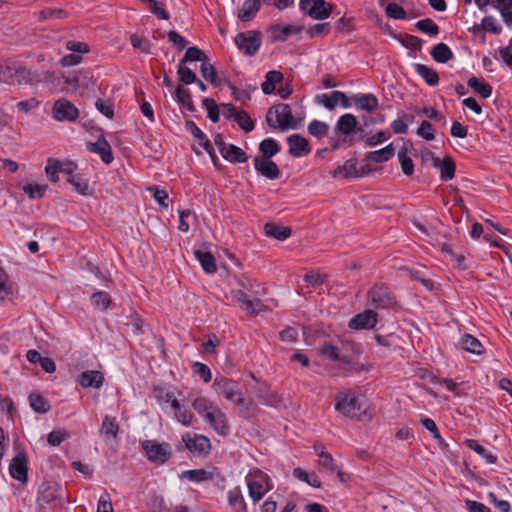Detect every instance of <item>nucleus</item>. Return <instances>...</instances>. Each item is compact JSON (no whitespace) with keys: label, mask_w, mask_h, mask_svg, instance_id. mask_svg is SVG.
I'll return each mask as SVG.
<instances>
[{"label":"nucleus","mask_w":512,"mask_h":512,"mask_svg":"<svg viewBox=\"0 0 512 512\" xmlns=\"http://www.w3.org/2000/svg\"><path fill=\"white\" fill-rule=\"evenodd\" d=\"M335 408L344 416L355 420L370 419L371 412L364 397L352 392H341L336 396Z\"/></svg>","instance_id":"f257e3e1"},{"label":"nucleus","mask_w":512,"mask_h":512,"mask_svg":"<svg viewBox=\"0 0 512 512\" xmlns=\"http://www.w3.org/2000/svg\"><path fill=\"white\" fill-rule=\"evenodd\" d=\"M0 82L6 84H32L39 82V75L22 63L0 62Z\"/></svg>","instance_id":"f03ea898"},{"label":"nucleus","mask_w":512,"mask_h":512,"mask_svg":"<svg viewBox=\"0 0 512 512\" xmlns=\"http://www.w3.org/2000/svg\"><path fill=\"white\" fill-rule=\"evenodd\" d=\"M248 494L254 504L258 503L269 491L274 488L273 481L268 474L260 469L250 471L246 478Z\"/></svg>","instance_id":"7ed1b4c3"},{"label":"nucleus","mask_w":512,"mask_h":512,"mask_svg":"<svg viewBox=\"0 0 512 512\" xmlns=\"http://www.w3.org/2000/svg\"><path fill=\"white\" fill-rule=\"evenodd\" d=\"M266 122L273 129L287 130L288 128H295L292 110L288 104L284 103L268 110Z\"/></svg>","instance_id":"20e7f679"},{"label":"nucleus","mask_w":512,"mask_h":512,"mask_svg":"<svg viewBox=\"0 0 512 512\" xmlns=\"http://www.w3.org/2000/svg\"><path fill=\"white\" fill-rule=\"evenodd\" d=\"M213 387L217 393L222 394L228 401L237 406H244L245 399L237 382L226 377H217Z\"/></svg>","instance_id":"39448f33"},{"label":"nucleus","mask_w":512,"mask_h":512,"mask_svg":"<svg viewBox=\"0 0 512 512\" xmlns=\"http://www.w3.org/2000/svg\"><path fill=\"white\" fill-rule=\"evenodd\" d=\"M368 305L373 309H394L397 300L386 286H373L368 291Z\"/></svg>","instance_id":"423d86ee"},{"label":"nucleus","mask_w":512,"mask_h":512,"mask_svg":"<svg viewBox=\"0 0 512 512\" xmlns=\"http://www.w3.org/2000/svg\"><path fill=\"white\" fill-rule=\"evenodd\" d=\"M142 448L148 460L153 463L163 464L171 457V448L167 443L145 440L142 442Z\"/></svg>","instance_id":"0eeeda50"},{"label":"nucleus","mask_w":512,"mask_h":512,"mask_svg":"<svg viewBox=\"0 0 512 512\" xmlns=\"http://www.w3.org/2000/svg\"><path fill=\"white\" fill-rule=\"evenodd\" d=\"M235 44L246 55L253 56L261 46V33L254 30L238 33L235 37Z\"/></svg>","instance_id":"6e6552de"},{"label":"nucleus","mask_w":512,"mask_h":512,"mask_svg":"<svg viewBox=\"0 0 512 512\" xmlns=\"http://www.w3.org/2000/svg\"><path fill=\"white\" fill-rule=\"evenodd\" d=\"M300 9L308 14L312 19H327L332 11V6L325 0H301Z\"/></svg>","instance_id":"1a4fd4ad"},{"label":"nucleus","mask_w":512,"mask_h":512,"mask_svg":"<svg viewBox=\"0 0 512 512\" xmlns=\"http://www.w3.org/2000/svg\"><path fill=\"white\" fill-rule=\"evenodd\" d=\"M182 441L188 449L195 456H205L209 453L211 448L210 440L203 435L191 436L186 433L182 436Z\"/></svg>","instance_id":"9d476101"},{"label":"nucleus","mask_w":512,"mask_h":512,"mask_svg":"<svg viewBox=\"0 0 512 512\" xmlns=\"http://www.w3.org/2000/svg\"><path fill=\"white\" fill-rule=\"evenodd\" d=\"M53 117L58 121H74L77 119L78 109L67 99H59L52 109Z\"/></svg>","instance_id":"9b49d317"},{"label":"nucleus","mask_w":512,"mask_h":512,"mask_svg":"<svg viewBox=\"0 0 512 512\" xmlns=\"http://www.w3.org/2000/svg\"><path fill=\"white\" fill-rule=\"evenodd\" d=\"M378 321V314L372 309H367L354 317L348 322V327L353 330L373 329Z\"/></svg>","instance_id":"f8f14e48"},{"label":"nucleus","mask_w":512,"mask_h":512,"mask_svg":"<svg viewBox=\"0 0 512 512\" xmlns=\"http://www.w3.org/2000/svg\"><path fill=\"white\" fill-rule=\"evenodd\" d=\"M9 472L13 479L26 482L28 479V459L25 453L19 452L11 460Z\"/></svg>","instance_id":"ddd939ff"},{"label":"nucleus","mask_w":512,"mask_h":512,"mask_svg":"<svg viewBox=\"0 0 512 512\" xmlns=\"http://www.w3.org/2000/svg\"><path fill=\"white\" fill-rule=\"evenodd\" d=\"M219 435L226 436L229 433V425L226 415L217 407L203 418Z\"/></svg>","instance_id":"4468645a"},{"label":"nucleus","mask_w":512,"mask_h":512,"mask_svg":"<svg viewBox=\"0 0 512 512\" xmlns=\"http://www.w3.org/2000/svg\"><path fill=\"white\" fill-rule=\"evenodd\" d=\"M317 100L328 110H333L337 105L344 108L351 106V102L347 95L341 91H332L330 94H321L317 96Z\"/></svg>","instance_id":"2eb2a0df"},{"label":"nucleus","mask_w":512,"mask_h":512,"mask_svg":"<svg viewBox=\"0 0 512 512\" xmlns=\"http://www.w3.org/2000/svg\"><path fill=\"white\" fill-rule=\"evenodd\" d=\"M254 168L258 173L270 180H275L280 176V170L277 164L268 158L255 157Z\"/></svg>","instance_id":"dca6fc26"},{"label":"nucleus","mask_w":512,"mask_h":512,"mask_svg":"<svg viewBox=\"0 0 512 512\" xmlns=\"http://www.w3.org/2000/svg\"><path fill=\"white\" fill-rule=\"evenodd\" d=\"M287 143L289 145V153L293 157H304L311 151L308 140L299 134L289 136Z\"/></svg>","instance_id":"f3484780"},{"label":"nucleus","mask_w":512,"mask_h":512,"mask_svg":"<svg viewBox=\"0 0 512 512\" xmlns=\"http://www.w3.org/2000/svg\"><path fill=\"white\" fill-rule=\"evenodd\" d=\"M87 149L91 153L98 154L105 164H110L114 159L110 144L102 136L96 142L88 143Z\"/></svg>","instance_id":"a211bd4d"},{"label":"nucleus","mask_w":512,"mask_h":512,"mask_svg":"<svg viewBox=\"0 0 512 512\" xmlns=\"http://www.w3.org/2000/svg\"><path fill=\"white\" fill-rule=\"evenodd\" d=\"M358 120L351 114L346 113L339 117L334 128V132L337 135H343L345 137L350 136L357 128Z\"/></svg>","instance_id":"6ab92c4d"},{"label":"nucleus","mask_w":512,"mask_h":512,"mask_svg":"<svg viewBox=\"0 0 512 512\" xmlns=\"http://www.w3.org/2000/svg\"><path fill=\"white\" fill-rule=\"evenodd\" d=\"M78 382L83 388H100L104 382V375L97 370H87L78 377Z\"/></svg>","instance_id":"aec40b11"},{"label":"nucleus","mask_w":512,"mask_h":512,"mask_svg":"<svg viewBox=\"0 0 512 512\" xmlns=\"http://www.w3.org/2000/svg\"><path fill=\"white\" fill-rule=\"evenodd\" d=\"M227 502L234 512H248L247 503L238 486L228 491Z\"/></svg>","instance_id":"412c9836"},{"label":"nucleus","mask_w":512,"mask_h":512,"mask_svg":"<svg viewBox=\"0 0 512 512\" xmlns=\"http://www.w3.org/2000/svg\"><path fill=\"white\" fill-rule=\"evenodd\" d=\"M60 497V488L57 484H43L38 492V503L47 505Z\"/></svg>","instance_id":"4be33fe9"},{"label":"nucleus","mask_w":512,"mask_h":512,"mask_svg":"<svg viewBox=\"0 0 512 512\" xmlns=\"http://www.w3.org/2000/svg\"><path fill=\"white\" fill-rule=\"evenodd\" d=\"M356 108L362 111L372 112L378 108V99L373 94L356 95L352 97Z\"/></svg>","instance_id":"5701e85b"},{"label":"nucleus","mask_w":512,"mask_h":512,"mask_svg":"<svg viewBox=\"0 0 512 512\" xmlns=\"http://www.w3.org/2000/svg\"><path fill=\"white\" fill-rule=\"evenodd\" d=\"M175 418L182 425L188 427L192 424V420L194 418L193 413L186 406L180 404L177 399L172 400V410Z\"/></svg>","instance_id":"b1692460"},{"label":"nucleus","mask_w":512,"mask_h":512,"mask_svg":"<svg viewBox=\"0 0 512 512\" xmlns=\"http://www.w3.org/2000/svg\"><path fill=\"white\" fill-rule=\"evenodd\" d=\"M221 155L233 163H245L248 160V155L244 150L234 144H228L227 148L221 149Z\"/></svg>","instance_id":"393cba45"},{"label":"nucleus","mask_w":512,"mask_h":512,"mask_svg":"<svg viewBox=\"0 0 512 512\" xmlns=\"http://www.w3.org/2000/svg\"><path fill=\"white\" fill-rule=\"evenodd\" d=\"M261 7V1L260 0H245L242 8L238 12V18L242 22H248L252 20Z\"/></svg>","instance_id":"a878e982"},{"label":"nucleus","mask_w":512,"mask_h":512,"mask_svg":"<svg viewBox=\"0 0 512 512\" xmlns=\"http://www.w3.org/2000/svg\"><path fill=\"white\" fill-rule=\"evenodd\" d=\"M92 76L90 72L84 70H77L65 77V82L71 85L74 89L79 87H88Z\"/></svg>","instance_id":"bb28decb"},{"label":"nucleus","mask_w":512,"mask_h":512,"mask_svg":"<svg viewBox=\"0 0 512 512\" xmlns=\"http://www.w3.org/2000/svg\"><path fill=\"white\" fill-rule=\"evenodd\" d=\"M264 232L267 236L283 241L291 236L292 230L287 226H280L275 223H266Z\"/></svg>","instance_id":"cd10ccee"},{"label":"nucleus","mask_w":512,"mask_h":512,"mask_svg":"<svg viewBox=\"0 0 512 512\" xmlns=\"http://www.w3.org/2000/svg\"><path fill=\"white\" fill-rule=\"evenodd\" d=\"M459 344L463 350L476 355H480L484 352V347L480 341L470 334H464L460 338Z\"/></svg>","instance_id":"c85d7f7f"},{"label":"nucleus","mask_w":512,"mask_h":512,"mask_svg":"<svg viewBox=\"0 0 512 512\" xmlns=\"http://www.w3.org/2000/svg\"><path fill=\"white\" fill-rule=\"evenodd\" d=\"M395 154V148L392 143L384 148L376 151H371L366 154V159L374 163H382L391 159Z\"/></svg>","instance_id":"c756f323"},{"label":"nucleus","mask_w":512,"mask_h":512,"mask_svg":"<svg viewBox=\"0 0 512 512\" xmlns=\"http://www.w3.org/2000/svg\"><path fill=\"white\" fill-rule=\"evenodd\" d=\"M185 128L205 151L211 149V142L194 121H187Z\"/></svg>","instance_id":"7c9ffc66"},{"label":"nucleus","mask_w":512,"mask_h":512,"mask_svg":"<svg viewBox=\"0 0 512 512\" xmlns=\"http://www.w3.org/2000/svg\"><path fill=\"white\" fill-rule=\"evenodd\" d=\"M434 166L439 168L442 179H452L455 176V163L451 157H445L443 160L434 159Z\"/></svg>","instance_id":"2f4dec72"},{"label":"nucleus","mask_w":512,"mask_h":512,"mask_svg":"<svg viewBox=\"0 0 512 512\" xmlns=\"http://www.w3.org/2000/svg\"><path fill=\"white\" fill-rule=\"evenodd\" d=\"M194 255L206 273L216 272L217 266L215 262V257L210 252L195 250Z\"/></svg>","instance_id":"473e14b6"},{"label":"nucleus","mask_w":512,"mask_h":512,"mask_svg":"<svg viewBox=\"0 0 512 512\" xmlns=\"http://www.w3.org/2000/svg\"><path fill=\"white\" fill-rule=\"evenodd\" d=\"M363 173L357 170V161L355 159L347 160L342 166H338L333 173L334 177L344 176L348 177H360Z\"/></svg>","instance_id":"72a5a7b5"},{"label":"nucleus","mask_w":512,"mask_h":512,"mask_svg":"<svg viewBox=\"0 0 512 512\" xmlns=\"http://www.w3.org/2000/svg\"><path fill=\"white\" fill-rule=\"evenodd\" d=\"M430 54L438 63H446L454 57L453 52L445 43H439L432 47Z\"/></svg>","instance_id":"f704fd0d"},{"label":"nucleus","mask_w":512,"mask_h":512,"mask_svg":"<svg viewBox=\"0 0 512 512\" xmlns=\"http://www.w3.org/2000/svg\"><path fill=\"white\" fill-rule=\"evenodd\" d=\"M468 86L483 98H489L492 94V87L482 78L471 77L467 82Z\"/></svg>","instance_id":"c9c22d12"},{"label":"nucleus","mask_w":512,"mask_h":512,"mask_svg":"<svg viewBox=\"0 0 512 512\" xmlns=\"http://www.w3.org/2000/svg\"><path fill=\"white\" fill-rule=\"evenodd\" d=\"M192 407L202 418H204L206 414L211 413L212 410L216 409L218 406L208 398L199 396L193 400Z\"/></svg>","instance_id":"e433bc0d"},{"label":"nucleus","mask_w":512,"mask_h":512,"mask_svg":"<svg viewBox=\"0 0 512 512\" xmlns=\"http://www.w3.org/2000/svg\"><path fill=\"white\" fill-rule=\"evenodd\" d=\"M416 73L425 80V82L430 86H435L439 83V76L435 70L424 65V64H415Z\"/></svg>","instance_id":"4c0bfd02"},{"label":"nucleus","mask_w":512,"mask_h":512,"mask_svg":"<svg viewBox=\"0 0 512 512\" xmlns=\"http://www.w3.org/2000/svg\"><path fill=\"white\" fill-rule=\"evenodd\" d=\"M300 28L286 25H274L271 27L273 39L275 41H285L290 35L300 33Z\"/></svg>","instance_id":"58836bf2"},{"label":"nucleus","mask_w":512,"mask_h":512,"mask_svg":"<svg viewBox=\"0 0 512 512\" xmlns=\"http://www.w3.org/2000/svg\"><path fill=\"white\" fill-rule=\"evenodd\" d=\"M465 445L480 455L482 458L486 460L489 464H494L497 461V457L493 455L491 452L487 451L485 447H483L477 440L467 439L465 441Z\"/></svg>","instance_id":"ea45409f"},{"label":"nucleus","mask_w":512,"mask_h":512,"mask_svg":"<svg viewBox=\"0 0 512 512\" xmlns=\"http://www.w3.org/2000/svg\"><path fill=\"white\" fill-rule=\"evenodd\" d=\"M283 79V74L280 71L271 70L266 74V80L262 83V91L264 94L269 95L275 91V84Z\"/></svg>","instance_id":"a19ab883"},{"label":"nucleus","mask_w":512,"mask_h":512,"mask_svg":"<svg viewBox=\"0 0 512 512\" xmlns=\"http://www.w3.org/2000/svg\"><path fill=\"white\" fill-rule=\"evenodd\" d=\"M292 474L299 481L305 482L308 485H310L311 487L319 488L321 486V482L315 472L309 473V472L297 467V468L293 469Z\"/></svg>","instance_id":"79ce46f5"},{"label":"nucleus","mask_w":512,"mask_h":512,"mask_svg":"<svg viewBox=\"0 0 512 512\" xmlns=\"http://www.w3.org/2000/svg\"><path fill=\"white\" fill-rule=\"evenodd\" d=\"M321 354L328 358L329 360L338 362L339 364L348 365L350 364V361L344 357L341 356L339 353V349L331 344H324L322 345L320 349Z\"/></svg>","instance_id":"37998d69"},{"label":"nucleus","mask_w":512,"mask_h":512,"mask_svg":"<svg viewBox=\"0 0 512 512\" xmlns=\"http://www.w3.org/2000/svg\"><path fill=\"white\" fill-rule=\"evenodd\" d=\"M232 297L244 305L245 310L248 313H256L258 311L259 301L254 302L248 298L247 294L243 290H233L231 292Z\"/></svg>","instance_id":"c03bdc74"},{"label":"nucleus","mask_w":512,"mask_h":512,"mask_svg":"<svg viewBox=\"0 0 512 512\" xmlns=\"http://www.w3.org/2000/svg\"><path fill=\"white\" fill-rule=\"evenodd\" d=\"M28 399L31 408L37 413L45 414L51 408L49 402L39 393H31Z\"/></svg>","instance_id":"a18cd8bd"},{"label":"nucleus","mask_w":512,"mask_h":512,"mask_svg":"<svg viewBox=\"0 0 512 512\" xmlns=\"http://www.w3.org/2000/svg\"><path fill=\"white\" fill-rule=\"evenodd\" d=\"M259 151L262 154L260 158L271 159L279 152V145L273 138H266L260 142Z\"/></svg>","instance_id":"49530a36"},{"label":"nucleus","mask_w":512,"mask_h":512,"mask_svg":"<svg viewBox=\"0 0 512 512\" xmlns=\"http://www.w3.org/2000/svg\"><path fill=\"white\" fill-rule=\"evenodd\" d=\"M181 476L191 482L197 483L211 480L213 478L212 473L204 469L186 470L182 472Z\"/></svg>","instance_id":"de8ad7c7"},{"label":"nucleus","mask_w":512,"mask_h":512,"mask_svg":"<svg viewBox=\"0 0 512 512\" xmlns=\"http://www.w3.org/2000/svg\"><path fill=\"white\" fill-rule=\"evenodd\" d=\"M101 433L109 438H115L119 431V426L115 418L106 415L101 425Z\"/></svg>","instance_id":"09e8293b"},{"label":"nucleus","mask_w":512,"mask_h":512,"mask_svg":"<svg viewBox=\"0 0 512 512\" xmlns=\"http://www.w3.org/2000/svg\"><path fill=\"white\" fill-rule=\"evenodd\" d=\"M67 182L70 183L76 192L81 195H89L90 187L88 180L82 177L81 175H75L67 178Z\"/></svg>","instance_id":"8fccbe9b"},{"label":"nucleus","mask_w":512,"mask_h":512,"mask_svg":"<svg viewBox=\"0 0 512 512\" xmlns=\"http://www.w3.org/2000/svg\"><path fill=\"white\" fill-rule=\"evenodd\" d=\"M178 78L186 85L192 84L197 80L196 74L186 66V63L179 62L177 69Z\"/></svg>","instance_id":"3c124183"},{"label":"nucleus","mask_w":512,"mask_h":512,"mask_svg":"<svg viewBox=\"0 0 512 512\" xmlns=\"http://www.w3.org/2000/svg\"><path fill=\"white\" fill-rule=\"evenodd\" d=\"M91 302L95 308L104 311L110 305L111 298L108 293L99 291L91 296Z\"/></svg>","instance_id":"603ef678"},{"label":"nucleus","mask_w":512,"mask_h":512,"mask_svg":"<svg viewBox=\"0 0 512 512\" xmlns=\"http://www.w3.org/2000/svg\"><path fill=\"white\" fill-rule=\"evenodd\" d=\"M415 26L418 30H420L421 32H423L425 34H428L431 36H436L439 34L438 25L433 20H431L429 18L419 20L415 24Z\"/></svg>","instance_id":"864d4df0"},{"label":"nucleus","mask_w":512,"mask_h":512,"mask_svg":"<svg viewBox=\"0 0 512 512\" xmlns=\"http://www.w3.org/2000/svg\"><path fill=\"white\" fill-rule=\"evenodd\" d=\"M206 60H207V56L205 55V53L198 47L193 46V47H189L186 50V53H185L184 57L182 58L181 62L187 63V62H192V61H199V62L204 63V62H206Z\"/></svg>","instance_id":"5fc2aeb1"},{"label":"nucleus","mask_w":512,"mask_h":512,"mask_svg":"<svg viewBox=\"0 0 512 512\" xmlns=\"http://www.w3.org/2000/svg\"><path fill=\"white\" fill-rule=\"evenodd\" d=\"M398 160L401 165V169L406 176H411L414 172V164L412 159L408 156L406 149H401L398 152Z\"/></svg>","instance_id":"6e6d98bb"},{"label":"nucleus","mask_w":512,"mask_h":512,"mask_svg":"<svg viewBox=\"0 0 512 512\" xmlns=\"http://www.w3.org/2000/svg\"><path fill=\"white\" fill-rule=\"evenodd\" d=\"M308 132L315 137H323L328 133L329 125L319 120H313L308 124Z\"/></svg>","instance_id":"4d7b16f0"},{"label":"nucleus","mask_w":512,"mask_h":512,"mask_svg":"<svg viewBox=\"0 0 512 512\" xmlns=\"http://www.w3.org/2000/svg\"><path fill=\"white\" fill-rule=\"evenodd\" d=\"M175 98L178 103L187 107L189 110L193 109L190 91L182 86H177L175 89Z\"/></svg>","instance_id":"13d9d810"},{"label":"nucleus","mask_w":512,"mask_h":512,"mask_svg":"<svg viewBox=\"0 0 512 512\" xmlns=\"http://www.w3.org/2000/svg\"><path fill=\"white\" fill-rule=\"evenodd\" d=\"M201 74L202 77L210 82L214 86H218L220 84V81L218 80L217 72L213 65L209 63H202L201 65Z\"/></svg>","instance_id":"bf43d9fd"},{"label":"nucleus","mask_w":512,"mask_h":512,"mask_svg":"<svg viewBox=\"0 0 512 512\" xmlns=\"http://www.w3.org/2000/svg\"><path fill=\"white\" fill-rule=\"evenodd\" d=\"M47 189L46 185L28 183L23 186V191L29 196L31 199L41 198Z\"/></svg>","instance_id":"052dcab7"},{"label":"nucleus","mask_w":512,"mask_h":512,"mask_svg":"<svg viewBox=\"0 0 512 512\" xmlns=\"http://www.w3.org/2000/svg\"><path fill=\"white\" fill-rule=\"evenodd\" d=\"M386 15L389 18L402 20L406 18V11L397 3L390 2L385 8Z\"/></svg>","instance_id":"680f3d73"},{"label":"nucleus","mask_w":512,"mask_h":512,"mask_svg":"<svg viewBox=\"0 0 512 512\" xmlns=\"http://www.w3.org/2000/svg\"><path fill=\"white\" fill-rule=\"evenodd\" d=\"M481 28L484 31L500 34L502 31L501 25L497 22V20L493 16H486L481 21Z\"/></svg>","instance_id":"e2e57ef3"},{"label":"nucleus","mask_w":512,"mask_h":512,"mask_svg":"<svg viewBox=\"0 0 512 512\" xmlns=\"http://www.w3.org/2000/svg\"><path fill=\"white\" fill-rule=\"evenodd\" d=\"M416 134L427 141H432L435 139L434 129L431 123L426 120L421 122L420 126L416 131Z\"/></svg>","instance_id":"0e129e2a"},{"label":"nucleus","mask_w":512,"mask_h":512,"mask_svg":"<svg viewBox=\"0 0 512 512\" xmlns=\"http://www.w3.org/2000/svg\"><path fill=\"white\" fill-rule=\"evenodd\" d=\"M237 124L246 132H251L255 125L253 120L250 118L247 112L240 110L235 120Z\"/></svg>","instance_id":"69168bd1"},{"label":"nucleus","mask_w":512,"mask_h":512,"mask_svg":"<svg viewBox=\"0 0 512 512\" xmlns=\"http://www.w3.org/2000/svg\"><path fill=\"white\" fill-rule=\"evenodd\" d=\"M203 105L206 107L208 111V118L213 122L217 123L220 118L219 108L216 105L215 101L212 98H205L203 100Z\"/></svg>","instance_id":"338daca9"},{"label":"nucleus","mask_w":512,"mask_h":512,"mask_svg":"<svg viewBox=\"0 0 512 512\" xmlns=\"http://www.w3.org/2000/svg\"><path fill=\"white\" fill-rule=\"evenodd\" d=\"M96 512H114L113 504L111 502V498L109 493L104 492L97 503V511Z\"/></svg>","instance_id":"774afa93"}]
</instances>
